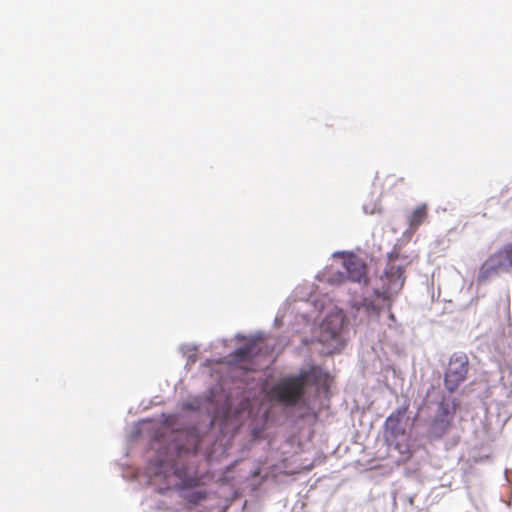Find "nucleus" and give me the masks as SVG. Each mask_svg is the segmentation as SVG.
<instances>
[{
    "instance_id": "obj_6",
    "label": "nucleus",
    "mask_w": 512,
    "mask_h": 512,
    "mask_svg": "<svg viewBox=\"0 0 512 512\" xmlns=\"http://www.w3.org/2000/svg\"><path fill=\"white\" fill-rule=\"evenodd\" d=\"M512 269V242L488 257L480 269V278L486 280L501 270Z\"/></svg>"
},
{
    "instance_id": "obj_11",
    "label": "nucleus",
    "mask_w": 512,
    "mask_h": 512,
    "mask_svg": "<svg viewBox=\"0 0 512 512\" xmlns=\"http://www.w3.org/2000/svg\"><path fill=\"white\" fill-rule=\"evenodd\" d=\"M362 306L366 309L367 312H370V313H373V314H376V315L380 314V307L375 305L373 303V301H371L369 299L365 298L363 300Z\"/></svg>"
},
{
    "instance_id": "obj_14",
    "label": "nucleus",
    "mask_w": 512,
    "mask_h": 512,
    "mask_svg": "<svg viewBox=\"0 0 512 512\" xmlns=\"http://www.w3.org/2000/svg\"><path fill=\"white\" fill-rule=\"evenodd\" d=\"M389 317H390L391 320H395V316H394L393 313H390Z\"/></svg>"
},
{
    "instance_id": "obj_9",
    "label": "nucleus",
    "mask_w": 512,
    "mask_h": 512,
    "mask_svg": "<svg viewBox=\"0 0 512 512\" xmlns=\"http://www.w3.org/2000/svg\"><path fill=\"white\" fill-rule=\"evenodd\" d=\"M184 498L188 503L197 505L207 498V493L205 491H194L186 494Z\"/></svg>"
},
{
    "instance_id": "obj_12",
    "label": "nucleus",
    "mask_w": 512,
    "mask_h": 512,
    "mask_svg": "<svg viewBox=\"0 0 512 512\" xmlns=\"http://www.w3.org/2000/svg\"><path fill=\"white\" fill-rule=\"evenodd\" d=\"M342 324H343V317L339 316V327H338V330H334L332 333H331V336L332 338H335L339 335V350L343 347L344 345V342L341 338V329H342Z\"/></svg>"
},
{
    "instance_id": "obj_2",
    "label": "nucleus",
    "mask_w": 512,
    "mask_h": 512,
    "mask_svg": "<svg viewBox=\"0 0 512 512\" xmlns=\"http://www.w3.org/2000/svg\"><path fill=\"white\" fill-rule=\"evenodd\" d=\"M307 377V373H301L283 379L272 388L274 398L285 406H296L304 396Z\"/></svg>"
},
{
    "instance_id": "obj_8",
    "label": "nucleus",
    "mask_w": 512,
    "mask_h": 512,
    "mask_svg": "<svg viewBox=\"0 0 512 512\" xmlns=\"http://www.w3.org/2000/svg\"><path fill=\"white\" fill-rule=\"evenodd\" d=\"M428 217V205L423 203L415 207L412 213L407 217L409 230L415 232Z\"/></svg>"
},
{
    "instance_id": "obj_10",
    "label": "nucleus",
    "mask_w": 512,
    "mask_h": 512,
    "mask_svg": "<svg viewBox=\"0 0 512 512\" xmlns=\"http://www.w3.org/2000/svg\"><path fill=\"white\" fill-rule=\"evenodd\" d=\"M253 350H254V345H246L244 347H240L235 351V357L238 360L248 359L252 355Z\"/></svg>"
},
{
    "instance_id": "obj_3",
    "label": "nucleus",
    "mask_w": 512,
    "mask_h": 512,
    "mask_svg": "<svg viewBox=\"0 0 512 512\" xmlns=\"http://www.w3.org/2000/svg\"><path fill=\"white\" fill-rule=\"evenodd\" d=\"M407 408H398L390 414L385 420V438L390 445H394L400 454L408 456L410 454L409 438L406 429L402 424V418Z\"/></svg>"
},
{
    "instance_id": "obj_1",
    "label": "nucleus",
    "mask_w": 512,
    "mask_h": 512,
    "mask_svg": "<svg viewBox=\"0 0 512 512\" xmlns=\"http://www.w3.org/2000/svg\"><path fill=\"white\" fill-rule=\"evenodd\" d=\"M407 259L397 252L388 255V261L383 274L380 277L381 286L376 289V294L383 300H391L403 288L405 283V268Z\"/></svg>"
},
{
    "instance_id": "obj_4",
    "label": "nucleus",
    "mask_w": 512,
    "mask_h": 512,
    "mask_svg": "<svg viewBox=\"0 0 512 512\" xmlns=\"http://www.w3.org/2000/svg\"><path fill=\"white\" fill-rule=\"evenodd\" d=\"M469 371V360L464 353H455L451 356L444 373V385L450 392H455L466 380Z\"/></svg>"
},
{
    "instance_id": "obj_7",
    "label": "nucleus",
    "mask_w": 512,
    "mask_h": 512,
    "mask_svg": "<svg viewBox=\"0 0 512 512\" xmlns=\"http://www.w3.org/2000/svg\"><path fill=\"white\" fill-rule=\"evenodd\" d=\"M343 256V267L346 270V275L339 272L338 282L339 284L350 280L358 283H367V265L363 259L354 253H339Z\"/></svg>"
},
{
    "instance_id": "obj_13",
    "label": "nucleus",
    "mask_w": 512,
    "mask_h": 512,
    "mask_svg": "<svg viewBox=\"0 0 512 512\" xmlns=\"http://www.w3.org/2000/svg\"><path fill=\"white\" fill-rule=\"evenodd\" d=\"M195 484H196V483H195V481L192 479V480H190V481L187 483V486H193V485H195Z\"/></svg>"
},
{
    "instance_id": "obj_5",
    "label": "nucleus",
    "mask_w": 512,
    "mask_h": 512,
    "mask_svg": "<svg viewBox=\"0 0 512 512\" xmlns=\"http://www.w3.org/2000/svg\"><path fill=\"white\" fill-rule=\"evenodd\" d=\"M457 407L458 404L455 400L450 402L443 399L439 403L437 413L429 428V434L432 437L441 438L452 428Z\"/></svg>"
}]
</instances>
